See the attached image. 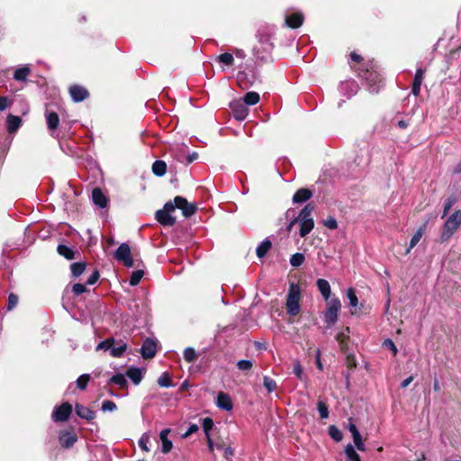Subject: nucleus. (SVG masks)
<instances>
[{"mask_svg":"<svg viewBox=\"0 0 461 461\" xmlns=\"http://www.w3.org/2000/svg\"><path fill=\"white\" fill-rule=\"evenodd\" d=\"M178 208L182 211L185 217H190L195 213L197 208L194 203H188L187 200L182 196H176L174 201L165 203L163 209L157 211L156 219L164 226H173L176 219L171 215L175 210Z\"/></svg>","mask_w":461,"mask_h":461,"instance_id":"nucleus-1","label":"nucleus"},{"mask_svg":"<svg viewBox=\"0 0 461 461\" xmlns=\"http://www.w3.org/2000/svg\"><path fill=\"white\" fill-rule=\"evenodd\" d=\"M313 209V205L308 203L301 210L299 215L296 217L300 225V236L302 238L307 236L314 228V221L312 217Z\"/></svg>","mask_w":461,"mask_h":461,"instance_id":"nucleus-2","label":"nucleus"},{"mask_svg":"<svg viewBox=\"0 0 461 461\" xmlns=\"http://www.w3.org/2000/svg\"><path fill=\"white\" fill-rule=\"evenodd\" d=\"M460 225H461V211L456 210L445 221L442 230H441L440 240L442 241L448 240L454 235V233L458 230Z\"/></svg>","mask_w":461,"mask_h":461,"instance_id":"nucleus-3","label":"nucleus"},{"mask_svg":"<svg viewBox=\"0 0 461 461\" xmlns=\"http://www.w3.org/2000/svg\"><path fill=\"white\" fill-rule=\"evenodd\" d=\"M301 300V289L299 285L292 283L286 296V310L288 314L295 316L300 312L299 302Z\"/></svg>","mask_w":461,"mask_h":461,"instance_id":"nucleus-4","label":"nucleus"},{"mask_svg":"<svg viewBox=\"0 0 461 461\" xmlns=\"http://www.w3.org/2000/svg\"><path fill=\"white\" fill-rule=\"evenodd\" d=\"M341 303L339 298H331L327 302V309L324 312V321L330 326L334 324L338 320V314L340 310Z\"/></svg>","mask_w":461,"mask_h":461,"instance_id":"nucleus-5","label":"nucleus"},{"mask_svg":"<svg viewBox=\"0 0 461 461\" xmlns=\"http://www.w3.org/2000/svg\"><path fill=\"white\" fill-rule=\"evenodd\" d=\"M116 260L121 261L127 267H133V259L131 254V249L128 244L122 243L114 253Z\"/></svg>","mask_w":461,"mask_h":461,"instance_id":"nucleus-6","label":"nucleus"},{"mask_svg":"<svg viewBox=\"0 0 461 461\" xmlns=\"http://www.w3.org/2000/svg\"><path fill=\"white\" fill-rule=\"evenodd\" d=\"M71 413L72 405L68 402H64L54 409L51 417L56 422H63L68 420Z\"/></svg>","mask_w":461,"mask_h":461,"instance_id":"nucleus-7","label":"nucleus"},{"mask_svg":"<svg viewBox=\"0 0 461 461\" xmlns=\"http://www.w3.org/2000/svg\"><path fill=\"white\" fill-rule=\"evenodd\" d=\"M230 108L232 110L233 116L239 121H243L249 114V109L241 99L233 101L230 104Z\"/></svg>","mask_w":461,"mask_h":461,"instance_id":"nucleus-8","label":"nucleus"},{"mask_svg":"<svg viewBox=\"0 0 461 461\" xmlns=\"http://www.w3.org/2000/svg\"><path fill=\"white\" fill-rule=\"evenodd\" d=\"M69 95L74 102L78 103L86 99L89 93L86 88L78 85H74L69 87Z\"/></svg>","mask_w":461,"mask_h":461,"instance_id":"nucleus-9","label":"nucleus"},{"mask_svg":"<svg viewBox=\"0 0 461 461\" xmlns=\"http://www.w3.org/2000/svg\"><path fill=\"white\" fill-rule=\"evenodd\" d=\"M140 353L143 358L154 357L157 353V344L155 341L150 339H145Z\"/></svg>","mask_w":461,"mask_h":461,"instance_id":"nucleus-10","label":"nucleus"},{"mask_svg":"<svg viewBox=\"0 0 461 461\" xmlns=\"http://www.w3.org/2000/svg\"><path fill=\"white\" fill-rule=\"evenodd\" d=\"M77 439V435L71 431H62L59 434V443L66 448L72 447L76 443Z\"/></svg>","mask_w":461,"mask_h":461,"instance_id":"nucleus-11","label":"nucleus"},{"mask_svg":"<svg viewBox=\"0 0 461 461\" xmlns=\"http://www.w3.org/2000/svg\"><path fill=\"white\" fill-rule=\"evenodd\" d=\"M216 404L220 409L225 411H230L233 407L230 397L223 392L218 393Z\"/></svg>","mask_w":461,"mask_h":461,"instance_id":"nucleus-12","label":"nucleus"},{"mask_svg":"<svg viewBox=\"0 0 461 461\" xmlns=\"http://www.w3.org/2000/svg\"><path fill=\"white\" fill-rule=\"evenodd\" d=\"M92 199L94 203L100 208H105L107 206L108 199L100 188H95L93 190Z\"/></svg>","mask_w":461,"mask_h":461,"instance_id":"nucleus-13","label":"nucleus"},{"mask_svg":"<svg viewBox=\"0 0 461 461\" xmlns=\"http://www.w3.org/2000/svg\"><path fill=\"white\" fill-rule=\"evenodd\" d=\"M170 431L171 430L169 429H165L161 430L159 433V438L162 443L161 451L164 454L169 453L173 447V444H172L171 440L168 439V434L170 433Z\"/></svg>","mask_w":461,"mask_h":461,"instance_id":"nucleus-14","label":"nucleus"},{"mask_svg":"<svg viewBox=\"0 0 461 461\" xmlns=\"http://www.w3.org/2000/svg\"><path fill=\"white\" fill-rule=\"evenodd\" d=\"M303 22V15L301 13H293L285 18V23L288 27L295 29L300 27Z\"/></svg>","mask_w":461,"mask_h":461,"instance_id":"nucleus-15","label":"nucleus"},{"mask_svg":"<svg viewBox=\"0 0 461 461\" xmlns=\"http://www.w3.org/2000/svg\"><path fill=\"white\" fill-rule=\"evenodd\" d=\"M424 73H425L424 70L420 68H419L416 70L412 87H411V93L415 96H418L420 95V86H421L423 78H424Z\"/></svg>","mask_w":461,"mask_h":461,"instance_id":"nucleus-16","label":"nucleus"},{"mask_svg":"<svg viewBox=\"0 0 461 461\" xmlns=\"http://www.w3.org/2000/svg\"><path fill=\"white\" fill-rule=\"evenodd\" d=\"M144 369L131 366L127 372L126 375L132 381L134 384H139L143 378Z\"/></svg>","mask_w":461,"mask_h":461,"instance_id":"nucleus-17","label":"nucleus"},{"mask_svg":"<svg viewBox=\"0 0 461 461\" xmlns=\"http://www.w3.org/2000/svg\"><path fill=\"white\" fill-rule=\"evenodd\" d=\"M22 120L19 116L8 115L6 119V127L9 133L15 132L21 126Z\"/></svg>","mask_w":461,"mask_h":461,"instance_id":"nucleus-18","label":"nucleus"},{"mask_svg":"<svg viewBox=\"0 0 461 461\" xmlns=\"http://www.w3.org/2000/svg\"><path fill=\"white\" fill-rule=\"evenodd\" d=\"M75 411L77 416L86 420H91L95 417L92 410L81 404H76Z\"/></svg>","mask_w":461,"mask_h":461,"instance_id":"nucleus-19","label":"nucleus"},{"mask_svg":"<svg viewBox=\"0 0 461 461\" xmlns=\"http://www.w3.org/2000/svg\"><path fill=\"white\" fill-rule=\"evenodd\" d=\"M316 285H317V287H318L320 293L323 296V298L327 302L330 301L331 291H330V285L329 282L325 279L321 278V279L317 280Z\"/></svg>","mask_w":461,"mask_h":461,"instance_id":"nucleus-20","label":"nucleus"},{"mask_svg":"<svg viewBox=\"0 0 461 461\" xmlns=\"http://www.w3.org/2000/svg\"><path fill=\"white\" fill-rule=\"evenodd\" d=\"M347 297L349 300V306L352 308V310L350 311L351 314L358 313V298L356 295L355 290L353 288H348L347 290Z\"/></svg>","mask_w":461,"mask_h":461,"instance_id":"nucleus-21","label":"nucleus"},{"mask_svg":"<svg viewBox=\"0 0 461 461\" xmlns=\"http://www.w3.org/2000/svg\"><path fill=\"white\" fill-rule=\"evenodd\" d=\"M312 192L307 188L299 189L293 197L294 203H303L312 197Z\"/></svg>","mask_w":461,"mask_h":461,"instance_id":"nucleus-22","label":"nucleus"},{"mask_svg":"<svg viewBox=\"0 0 461 461\" xmlns=\"http://www.w3.org/2000/svg\"><path fill=\"white\" fill-rule=\"evenodd\" d=\"M338 342L339 343L340 348L342 351L346 352L348 350V340L349 339V328L347 327L344 330L339 332L336 337Z\"/></svg>","mask_w":461,"mask_h":461,"instance_id":"nucleus-23","label":"nucleus"},{"mask_svg":"<svg viewBox=\"0 0 461 461\" xmlns=\"http://www.w3.org/2000/svg\"><path fill=\"white\" fill-rule=\"evenodd\" d=\"M48 128L51 131L57 130L59 124V117L55 112L46 113Z\"/></svg>","mask_w":461,"mask_h":461,"instance_id":"nucleus-24","label":"nucleus"},{"mask_svg":"<svg viewBox=\"0 0 461 461\" xmlns=\"http://www.w3.org/2000/svg\"><path fill=\"white\" fill-rule=\"evenodd\" d=\"M127 349V344L123 341H118L116 346H112L111 356L113 357H120Z\"/></svg>","mask_w":461,"mask_h":461,"instance_id":"nucleus-25","label":"nucleus"},{"mask_svg":"<svg viewBox=\"0 0 461 461\" xmlns=\"http://www.w3.org/2000/svg\"><path fill=\"white\" fill-rule=\"evenodd\" d=\"M259 99H260V96L258 95V93L257 92H248L244 97L241 99V101L246 104V105H255L256 104H258L259 102Z\"/></svg>","mask_w":461,"mask_h":461,"instance_id":"nucleus-26","label":"nucleus"},{"mask_svg":"<svg viewBox=\"0 0 461 461\" xmlns=\"http://www.w3.org/2000/svg\"><path fill=\"white\" fill-rule=\"evenodd\" d=\"M152 172L158 176H164L167 172V164L162 160H156L152 165Z\"/></svg>","mask_w":461,"mask_h":461,"instance_id":"nucleus-27","label":"nucleus"},{"mask_svg":"<svg viewBox=\"0 0 461 461\" xmlns=\"http://www.w3.org/2000/svg\"><path fill=\"white\" fill-rule=\"evenodd\" d=\"M58 253L65 258L71 260L75 258V252L66 245H59L57 248Z\"/></svg>","mask_w":461,"mask_h":461,"instance_id":"nucleus-28","label":"nucleus"},{"mask_svg":"<svg viewBox=\"0 0 461 461\" xmlns=\"http://www.w3.org/2000/svg\"><path fill=\"white\" fill-rule=\"evenodd\" d=\"M423 233H424V227H420V228H419L417 230L415 234L411 239V241H410V244H409V248H408L406 253H409L419 243V241L420 240Z\"/></svg>","mask_w":461,"mask_h":461,"instance_id":"nucleus-29","label":"nucleus"},{"mask_svg":"<svg viewBox=\"0 0 461 461\" xmlns=\"http://www.w3.org/2000/svg\"><path fill=\"white\" fill-rule=\"evenodd\" d=\"M31 70L28 67L19 68L14 71V78L17 81H24L29 76Z\"/></svg>","mask_w":461,"mask_h":461,"instance_id":"nucleus-30","label":"nucleus"},{"mask_svg":"<svg viewBox=\"0 0 461 461\" xmlns=\"http://www.w3.org/2000/svg\"><path fill=\"white\" fill-rule=\"evenodd\" d=\"M272 244L269 240H264L257 249V256L259 258H262L265 257V255L268 252L270 249Z\"/></svg>","mask_w":461,"mask_h":461,"instance_id":"nucleus-31","label":"nucleus"},{"mask_svg":"<svg viewBox=\"0 0 461 461\" xmlns=\"http://www.w3.org/2000/svg\"><path fill=\"white\" fill-rule=\"evenodd\" d=\"M216 60L220 63H223L224 65L230 67L232 66L234 63V58L232 54L225 52L221 54L216 58Z\"/></svg>","mask_w":461,"mask_h":461,"instance_id":"nucleus-32","label":"nucleus"},{"mask_svg":"<svg viewBox=\"0 0 461 461\" xmlns=\"http://www.w3.org/2000/svg\"><path fill=\"white\" fill-rule=\"evenodd\" d=\"M86 265L82 262L73 263L70 266L72 275L76 277L79 276L80 275H82L84 273V271L86 269Z\"/></svg>","mask_w":461,"mask_h":461,"instance_id":"nucleus-33","label":"nucleus"},{"mask_svg":"<svg viewBox=\"0 0 461 461\" xmlns=\"http://www.w3.org/2000/svg\"><path fill=\"white\" fill-rule=\"evenodd\" d=\"M329 435L330 437L337 442H339L343 438L342 432L335 426L331 425L329 427Z\"/></svg>","mask_w":461,"mask_h":461,"instance_id":"nucleus-34","label":"nucleus"},{"mask_svg":"<svg viewBox=\"0 0 461 461\" xmlns=\"http://www.w3.org/2000/svg\"><path fill=\"white\" fill-rule=\"evenodd\" d=\"M345 453L348 461H361L359 455L351 445L346 447Z\"/></svg>","mask_w":461,"mask_h":461,"instance_id":"nucleus-35","label":"nucleus"},{"mask_svg":"<svg viewBox=\"0 0 461 461\" xmlns=\"http://www.w3.org/2000/svg\"><path fill=\"white\" fill-rule=\"evenodd\" d=\"M304 260H305V257L303 253H295V254L292 255V257L290 258V264L294 267H298L301 265H303Z\"/></svg>","mask_w":461,"mask_h":461,"instance_id":"nucleus-36","label":"nucleus"},{"mask_svg":"<svg viewBox=\"0 0 461 461\" xmlns=\"http://www.w3.org/2000/svg\"><path fill=\"white\" fill-rule=\"evenodd\" d=\"M111 383H113L120 386V388H125L127 386V380L122 374H116L111 379Z\"/></svg>","mask_w":461,"mask_h":461,"instance_id":"nucleus-37","label":"nucleus"},{"mask_svg":"<svg viewBox=\"0 0 461 461\" xmlns=\"http://www.w3.org/2000/svg\"><path fill=\"white\" fill-rule=\"evenodd\" d=\"M115 344V340L113 338L107 339L102 342H100L96 346V350H112V346Z\"/></svg>","mask_w":461,"mask_h":461,"instance_id":"nucleus-38","label":"nucleus"},{"mask_svg":"<svg viewBox=\"0 0 461 461\" xmlns=\"http://www.w3.org/2000/svg\"><path fill=\"white\" fill-rule=\"evenodd\" d=\"M90 381V375L87 374L80 375L77 380V386L80 390H85Z\"/></svg>","mask_w":461,"mask_h":461,"instance_id":"nucleus-39","label":"nucleus"},{"mask_svg":"<svg viewBox=\"0 0 461 461\" xmlns=\"http://www.w3.org/2000/svg\"><path fill=\"white\" fill-rule=\"evenodd\" d=\"M197 357L196 352L193 348H187L184 351V358L188 363H193Z\"/></svg>","mask_w":461,"mask_h":461,"instance_id":"nucleus-40","label":"nucleus"},{"mask_svg":"<svg viewBox=\"0 0 461 461\" xmlns=\"http://www.w3.org/2000/svg\"><path fill=\"white\" fill-rule=\"evenodd\" d=\"M144 272L142 270L134 271L130 278V285L132 286L137 285L143 277Z\"/></svg>","mask_w":461,"mask_h":461,"instance_id":"nucleus-41","label":"nucleus"},{"mask_svg":"<svg viewBox=\"0 0 461 461\" xmlns=\"http://www.w3.org/2000/svg\"><path fill=\"white\" fill-rule=\"evenodd\" d=\"M158 384L161 387H170L172 385L170 376L167 373H163L158 379Z\"/></svg>","mask_w":461,"mask_h":461,"instance_id":"nucleus-42","label":"nucleus"},{"mask_svg":"<svg viewBox=\"0 0 461 461\" xmlns=\"http://www.w3.org/2000/svg\"><path fill=\"white\" fill-rule=\"evenodd\" d=\"M353 441L357 448L360 451H365L366 447L362 439V436L359 431L357 434L352 435Z\"/></svg>","mask_w":461,"mask_h":461,"instance_id":"nucleus-43","label":"nucleus"},{"mask_svg":"<svg viewBox=\"0 0 461 461\" xmlns=\"http://www.w3.org/2000/svg\"><path fill=\"white\" fill-rule=\"evenodd\" d=\"M317 408L321 419H327L329 417L328 407L323 402L319 401L317 403Z\"/></svg>","mask_w":461,"mask_h":461,"instance_id":"nucleus-44","label":"nucleus"},{"mask_svg":"<svg viewBox=\"0 0 461 461\" xmlns=\"http://www.w3.org/2000/svg\"><path fill=\"white\" fill-rule=\"evenodd\" d=\"M264 386L267 388L268 393H272L276 389V383L275 380L268 376L264 377Z\"/></svg>","mask_w":461,"mask_h":461,"instance_id":"nucleus-45","label":"nucleus"},{"mask_svg":"<svg viewBox=\"0 0 461 461\" xmlns=\"http://www.w3.org/2000/svg\"><path fill=\"white\" fill-rule=\"evenodd\" d=\"M213 427V420L211 418H204L203 420V428L205 433V436L210 435V431L212 430Z\"/></svg>","mask_w":461,"mask_h":461,"instance_id":"nucleus-46","label":"nucleus"},{"mask_svg":"<svg viewBox=\"0 0 461 461\" xmlns=\"http://www.w3.org/2000/svg\"><path fill=\"white\" fill-rule=\"evenodd\" d=\"M149 442V437L147 434H143L139 440V447L145 452H149V448L148 444Z\"/></svg>","mask_w":461,"mask_h":461,"instance_id":"nucleus-47","label":"nucleus"},{"mask_svg":"<svg viewBox=\"0 0 461 461\" xmlns=\"http://www.w3.org/2000/svg\"><path fill=\"white\" fill-rule=\"evenodd\" d=\"M293 371L298 379L303 378V367L298 360H294L293 362Z\"/></svg>","mask_w":461,"mask_h":461,"instance_id":"nucleus-48","label":"nucleus"},{"mask_svg":"<svg viewBox=\"0 0 461 461\" xmlns=\"http://www.w3.org/2000/svg\"><path fill=\"white\" fill-rule=\"evenodd\" d=\"M115 409H116V404L113 401L106 400V401L103 402L102 410L104 411H113Z\"/></svg>","mask_w":461,"mask_h":461,"instance_id":"nucleus-49","label":"nucleus"},{"mask_svg":"<svg viewBox=\"0 0 461 461\" xmlns=\"http://www.w3.org/2000/svg\"><path fill=\"white\" fill-rule=\"evenodd\" d=\"M237 366L240 370H249L252 367V362L249 360H240Z\"/></svg>","mask_w":461,"mask_h":461,"instance_id":"nucleus-50","label":"nucleus"},{"mask_svg":"<svg viewBox=\"0 0 461 461\" xmlns=\"http://www.w3.org/2000/svg\"><path fill=\"white\" fill-rule=\"evenodd\" d=\"M18 303V296L14 294H11L9 296H8V306H7V309L8 310H12L13 308H14Z\"/></svg>","mask_w":461,"mask_h":461,"instance_id":"nucleus-51","label":"nucleus"},{"mask_svg":"<svg viewBox=\"0 0 461 461\" xmlns=\"http://www.w3.org/2000/svg\"><path fill=\"white\" fill-rule=\"evenodd\" d=\"M72 291L76 295H79L85 292H86V288L82 284H75L72 287Z\"/></svg>","mask_w":461,"mask_h":461,"instance_id":"nucleus-52","label":"nucleus"},{"mask_svg":"<svg viewBox=\"0 0 461 461\" xmlns=\"http://www.w3.org/2000/svg\"><path fill=\"white\" fill-rule=\"evenodd\" d=\"M384 346L388 348L390 350H392L393 356L397 355L398 350H397L395 344L393 342V340L385 339L384 342Z\"/></svg>","mask_w":461,"mask_h":461,"instance_id":"nucleus-53","label":"nucleus"},{"mask_svg":"<svg viewBox=\"0 0 461 461\" xmlns=\"http://www.w3.org/2000/svg\"><path fill=\"white\" fill-rule=\"evenodd\" d=\"M454 203H455V200H453V199H447V202L444 204L442 217H445L448 213V212L450 211V209L452 208Z\"/></svg>","mask_w":461,"mask_h":461,"instance_id":"nucleus-54","label":"nucleus"},{"mask_svg":"<svg viewBox=\"0 0 461 461\" xmlns=\"http://www.w3.org/2000/svg\"><path fill=\"white\" fill-rule=\"evenodd\" d=\"M324 225L330 230H335L338 228L337 221L334 218H330L326 220Z\"/></svg>","mask_w":461,"mask_h":461,"instance_id":"nucleus-55","label":"nucleus"},{"mask_svg":"<svg viewBox=\"0 0 461 461\" xmlns=\"http://www.w3.org/2000/svg\"><path fill=\"white\" fill-rule=\"evenodd\" d=\"M10 105V101L5 96H0V111L5 110Z\"/></svg>","mask_w":461,"mask_h":461,"instance_id":"nucleus-56","label":"nucleus"},{"mask_svg":"<svg viewBox=\"0 0 461 461\" xmlns=\"http://www.w3.org/2000/svg\"><path fill=\"white\" fill-rule=\"evenodd\" d=\"M98 278H99V273H98V271H95V272L91 275V276L88 278V280H87L86 284H87V285H94V284H95V283H96V281L98 280Z\"/></svg>","mask_w":461,"mask_h":461,"instance_id":"nucleus-57","label":"nucleus"},{"mask_svg":"<svg viewBox=\"0 0 461 461\" xmlns=\"http://www.w3.org/2000/svg\"><path fill=\"white\" fill-rule=\"evenodd\" d=\"M198 426L196 424H192L189 426L187 431L185 433L184 437H188L191 434L196 432L198 430Z\"/></svg>","mask_w":461,"mask_h":461,"instance_id":"nucleus-58","label":"nucleus"},{"mask_svg":"<svg viewBox=\"0 0 461 461\" xmlns=\"http://www.w3.org/2000/svg\"><path fill=\"white\" fill-rule=\"evenodd\" d=\"M348 429L350 431L351 435L357 434L358 432L357 426L352 422V419H349V424Z\"/></svg>","mask_w":461,"mask_h":461,"instance_id":"nucleus-59","label":"nucleus"},{"mask_svg":"<svg viewBox=\"0 0 461 461\" xmlns=\"http://www.w3.org/2000/svg\"><path fill=\"white\" fill-rule=\"evenodd\" d=\"M347 364L349 367H355L357 366L354 356L348 355Z\"/></svg>","mask_w":461,"mask_h":461,"instance_id":"nucleus-60","label":"nucleus"},{"mask_svg":"<svg viewBox=\"0 0 461 461\" xmlns=\"http://www.w3.org/2000/svg\"><path fill=\"white\" fill-rule=\"evenodd\" d=\"M350 59L352 61L359 63L362 60V57L356 52H351Z\"/></svg>","mask_w":461,"mask_h":461,"instance_id":"nucleus-61","label":"nucleus"},{"mask_svg":"<svg viewBox=\"0 0 461 461\" xmlns=\"http://www.w3.org/2000/svg\"><path fill=\"white\" fill-rule=\"evenodd\" d=\"M412 381H413V376H412V375H411V376L407 377L406 379H404V380L402 382L401 385H402V388H405V387H407V386H408V385H409Z\"/></svg>","mask_w":461,"mask_h":461,"instance_id":"nucleus-62","label":"nucleus"},{"mask_svg":"<svg viewBox=\"0 0 461 461\" xmlns=\"http://www.w3.org/2000/svg\"><path fill=\"white\" fill-rule=\"evenodd\" d=\"M234 453L233 449L231 447H226L224 449V456L228 458L229 456H232Z\"/></svg>","mask_w":461,"mask_h":461,"instance_id":"nucleus-63","label":"nucleus"},{"mask_svg":"<svg viewBox=\"0 0 461 461\" xmlns=\"http://www.w3.org/2000/svg\"><path fill=\"white\" fill-rule=\"evenodd\" d=\"M197 157H198V155L196 153H193L192 155H189L187 158V162L188 163L193 162L194 160H195L197 158Z\"/></svg>","mask_w":461,"mask_h":461,"instance_id":"nucleus-64","label":"nucleus"}]
</instances>
